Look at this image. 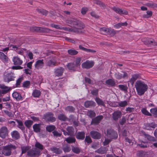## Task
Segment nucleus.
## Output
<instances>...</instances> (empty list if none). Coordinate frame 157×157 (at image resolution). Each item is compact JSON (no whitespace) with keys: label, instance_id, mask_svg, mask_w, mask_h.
Masks as SVG:
<instances>
[{"label":"nucleus","instance_id":"nucleus-1","mask_svg":"<svg viewBox=\"0 0 157 157\" xmlns=\"http://www.w3.org/2000/svg\"><path fill=\"white\" fill-rule=\"evenodd\" d=\"M135 86L137 94L139 96L143 95L147 91L148 88L147 84L141 80L137 81L135 82Z\"/></svg>","mask_w":157,"mask_h":157},{"label":"nucleus","instance_id":"nucleus-2","mask_svg":"<svg viewBox=\"0 0 157 157\" xmlns=\"http://www.w3.org/2000/svg\"><path fill=\"white\" fill-rule=\"evenodd\" d=\"M66 22L68 24L72 25H77L79 28H77L78 29L79 33H80L79 29H83L85 27V25L83 23L80 21L77 20L75 18H72L71 19L67 20L66 21Z\"/></svg>","mask_w":157,"mask_h":157},{"label":"nucleus","instance_id":"nucleus-3","mask_svg":"<svg viewBox=\"0 0 157 157\" xmlns=\"http://www.w3.org/2000/svg\"><path fill=\"white\" fill-rule=\"evenodd\" d=\"M16 147L11 144L4 146L2 151V154L6 156H9L11 154L12 151L15 149Z\"/></svg>","mask_w":157,"mask_h":157},{"label":"nucleus","instance_id":"nucleus-4","mask_svg":"<svg viewBox=\"0 0 157 157\" xmlns=\"http://www.w3.org/2000/svg\"><path fill=\"white\" fill-rule=\"evenodd\" d=\"M14 74L11 71H6L4 74V79L5 82H9L14 80Z\"/></svg>","mask_w":157,"mask_h":157},{"label":"nucleus","instance_id":"nucleus-5","mask_svg":"<svg viewBox=\"0 0 157 157\" xmlns=\"http://www.w3.org/2000/svg\"><path fill=\"white\" fill-rule=\"evenodd\" d=\"M30 30L33 32H46L48 31V29L45 28L38 27H31L30 28Z\"/></svg>","mask_w":157,"mask_h":157},{"label":"nucleus","instance_id":"nucleus-6","mask_svg":"<svg viewBox=\"0 0 157 157\" xmlns=\"http://www.w3.org/2000/svg\"><path fill=\"white\" fill-rule=\"evenodd\" d=\"M40 151L36 148H33L27 152L28 155L30 157H35L40 155Z\"/></svg>","mask_w":157,"mask_h":157},{"label":"nucleus","instance_id":"nucleus-7","mask_svg":"<svg viewBox=\"0 0 157 157\" xmlns=\"http://www.w3.org/2000/svg\"><path fill=\"white\" fill-rule=\"evenodd\" d=\"M44 117L46 121L52 122L56 120V118L53 117V114L50 112L46 113L44 115Z\"/></svg>","mask_w":157,"mask_h":157},{"label":"nucleus","instance_id":"nucleus-8","mask_svg":"<svg viewBox=\"0 0 157 157\" xmlns=\"http://www.w3.org/2000/svg\"><path fill=\"white\" fill-rule=\"evenodd\" d=\"M107 136L111 139H116L118 136L117 132L113 130L109 129L107 131Z\"/></svg>","mask_w":157,"mask_h":157},{"label":"nucleus","instance_id":"nucleus-9","mask_svg":"<svg viewBox=\"0 0 157 157\" xmlns=\"http://www.w3.org/2000/svg\"><path fill=\"white\" fill-rule=\"evenodd\" d=\"M8 131L6 127H2L0 129V136L5 138L8 135Z\"/></svg>","mask_w":157,"mask_h":157},{"label":"nucleus","instance_id":"nucleus-10","mask_svg":"<svg viewBox=\"0 0 157 157\" xmlns=\"http://www.w3.org/2000/svg\"><path fill=\"white\" fill-rule=\"evenodd\" d=\"M94 65V62L92 61L86 60L82 64V67L83 68L86 69H89L92 67Z\"/></svg>","mask_w":157,"mask_h":157},{"label":"nucleus","instance_id":"nucleus-11","mask_svg":"<svg viewBox=\"0 0 157 157\" xmlns=\"http://www.w3.org/2000/svg\"><path fill=\"white\" fill-rule=\"evenodd\" d=\"M56 60L53 57L49 59H47L45 63L46 65L49 67H53V66H56Z\"/></svg>","mask_w":157,"mask_h":157},{"label":"nucleus","instance_id":"nucleus-12","mask_svg":"<svg viewBox=\"0 0 157 157\" xmlns=\"http://www.w3.org/2000/svg\"><path fill=\"white\" fill-rule=\"evenodd\" d=\"M115 78L117 79H121L122 78H124L128 77L127 73L125 72H122V73L119 72L116 73L115 74Z\"/></svg>","mask_w":157,"mask_h":157},{"label":"nucleus","instance_id":"nucleus-13","mask_svg":"<svg viewBox=\"0 0 157 157\" xmlns=\"http://www.w3.org/2000/svg\"><path fill=\"white\" fill-rule=\"evenodd\" d=\"M112 9L116 13H117L120 15H127L128 14V12L127 11L122 10V9L118 8H116L115 7H114L112 8Z\"/></svg>","mask_w":157,"mask_h":157},{"label":"nucleus","instance_id":"nucleus-14","mask_svg":"<svg viewBox=\"0 0 157 157\" xmlns=\"http://www.w3.org/2000/svg\"><path fill=\"white\" fill-rule=\"evenodd\" d=\"M90 134L91 137L94 139H99L101 137V135L95 131H91Z\"/></svg>","mask_w":157,"mask_h":157},{"label":"nucleus","instance_id":"nucleus-15","mask_svg":"<svg viewBox=\"0 0 157 157\" xmlns=\"http://www.w3.org/2000/svg\"><path fill=\"white\" fill-rule=\"evenodd\" d=\"M64 69L62 67H59L55 70L54 74L56 76H60L62 75Z\"/></svg>","mask_w":157,"mask_h":157},{"label":"nucleus","instance_id":"nucleus-16","mask_svg":"<svg viewBox=\"0 0 157 157\" xmlns=\"http://www.w3.org/2000/svg\"><path fill=\"white\" fill-rule=\"evenodd\" d=\"M61 29H63L64 30L69 32H73L76 33H79L78 29H77V28L75 27H74L72 28L61 27Z\"/></svg>","mask_w":157,"mask_h":157},{"label":"nucleus","instance_id":"nucleus-17","mask_svg":"<svg viewBox=\"0 0 157 157\" xmlns=\"http://www.w3.org/2000/svg\"><path fill=\"white\" fill-rule=\"evenodd\" d=\"M103 117L102 115L98 116L92 119L91 121V124H98L100 122V121L103 119Z\"/></svg>","mask_w":157,"mask_h":157},{"label":"nucleus","instance_id":"nucleus-18","mask_svg":"<svg viewBox=\"0 0 157 157\" xmlns=\"http://www.w3.org/2000/svg\"><path fill=\"white\" fill-rule=\"evenodd\" d=\"M157 126V124L154 122L147 123L145 125V128L147 130H151L155 128Z\"/></svg>","mask_w":157,"mask_h":157},{"label":"nucleus","instance_id":"nucleus-19","mask_svg":"<svg viewBox=\"0 0 157 157\" xmlns=\"http://www.w3.org/2000/svg\"><path fill=\"white\" fill-rule=\"evenodd\" d=\"M13 62L14 64L15 65H21L23 62L17 56L14 57L13 59Z\"/></svg>","mask_w":157,"mask_h":157},{"label":"nucleus","instance_id":"nucleus-20","mask_svg":"<svg viewBox=\"0 0 157 157\" xmlns=\"http://www.w3.org/2000/svg\"><path fill=\"white\" fill-rule=\"evenodd\" d=\"M95 105V103L91 101H87L84 103V106L86 108L94 107Z\"/></svg>","mask_w":157,"mask_h":157},{"label":"nucleus","instance_id":"nucleus-21","mask_svg":"<svg viewBox=\"0 0 157 157\" xmlns=\"http://www.w3.org/2000/svg\"><path fill=\"white\" fill-rule=\"evenodd\" d=\"M121 113L119 111L115 112L113 114V119L115 121H117L120 118L121 116Z\"/></svg>","mask_w":157,"mask_h":157},{"label":"nucleus","instance_id":"nucleus-22","mask_svg":"<svg viewBox=\"0 0 157 157\" xmlns=\"http://www.w3.org/2000/svg\"><path fill=\"white\" fill-rule=\"evenodd\" d=\"M44 66L43 60H37L35 64V67L37 69L41 68Z\"/></svg>","mask_w":157,"mask_h":157},{"label":"nucleus","instance_id":"nucleus-23","mask_svg":"<svg viewBox=\"0 0 157 157\" xmlns=\"http://www.w3.org/2000/svg\"><path fill=\"white\" fill-rule=\"evenodd\" d=\"M0 59L3 62H6L8 61L9 59L6 55L0 52Z\"/></svg>","mask_w":157,"mask_h":157},{"label":"nucleus","instance_id":"nucleus-24","mask_svg":"<svg viewBox=\"0 0 157 157\" xmlns=\"http://www.w3.org/2000/svg\"><path fill=\"white\" fill-rule=\"evenodd\" d=\"M105 83L108 85L111 86H115L116 85V82L114 79H109L105 81Z\"/></svg>","mask_w":157,"mask_h":157},{"label":"nucleus","instance_id":"nucleus-25","mask_svg":"<svg viewBox=\"0 0 157 157\" xmlns=\"http://www.w3.org/2000/svg\"><path fill=\"white\" fill-rule=\"evenodd\" d=\"M142 134L144 135L145 137L148 140L153 142L156 141V140L155 137L151 136L147 134L146 133L144 132H142Z\"/></svg>","mask_w":157,"mask_h":157},{"label":"nucleus","instance_id":"nucleus-26","mask_svg":"<svg viewBox=\"0 0 157 157\" xmlns=\"http://www.w3.org/2000/svg\"><path fill=\"white\" fill-rule=\"evenodd\" d=\"M77 139L83 140L85 137V133L83 132H78L76 136Z\"/></svg>","mask_w":157,"mask_h":157},{"label":"nucleus","instance_id":"nucleus-27","mask_svg":"<svg viewBox=\"0 0 157 157\" xmlns=\"http://www.w3.org/2000/svg\"><path fill=\"white\" fill-rule=\"evenodd\" d=\"M67 66L69 70L73 71H75L76 70V67L73 63H68Z\"/></svg>","mask_w":157,"mask_h":157},{"label":"nucleus","instance_id":"nucleus-28","mask_svg":"<svg viewBox=\"0 0 157 157\" xmlns=\"http://www.w3.org/2000/svg\"><path fill=\"white\" fill-rule=\"evenodd\" d=\"M12 96L17 101H19L22 99V98L21 95L17 92H14L12 94Z\"/></svg>","mask_w":157,"mask_h":157},{"label":"nucleus","instance_id":"nucleus-29","mask_svg":"<svg viewBox=\"0 0 157 157\" xmlns=\"http://www.w3.org/2000/svg\"><path fill=\"white\" fill-rule=\"evenodd\" d=\"M144 44L146 45H148L151 44L152 45L155 46L157 44L156 42L154 40L152 39L151 40L150 39H147L146 41H144Z\"/></svg>","mask_w":157,"mask_h":157},{"label":"nucleus","instance_id":"nucleus-30","mask_svg":"<svg viewBox=\"0 0 157 157\" xmlns=\"http://www.w3.org/2000/svg\"><path fill=\"white\" fill-rule=\"evenodd\" d=\"M33 131L36 132H39L40 130V124H35L33 126Z\"/></svg>","mask_w":157,"mask_h":157},{"label":"nucleus","instance_id":"nucleus-31","mask_svg":"<svg viewBox=\"0 0 157 157\" xmlns=\"http://www.w3.org/2000/svg\"><path fill=\"white\" fill-rule=\"evenodd\" d=\"M79 48L81 50L88 52H96L95 50L84 48L81 45H79Z\"/></svg>","mask_w":157,"mask_h":157},{"label":"nucleus","instance_id":"nucleus-32","mask_svg":"<svg viewBox=\"0 0 157 157\" xmlns=\"http://www.w3.org/2000/svg\"><path fill=\"white\" fill-rule=\"evenodd\" d=\"M11 135L12 138L15 140H17L20 138V135L19 133L16 131H14L11 133Z\"/></svg>","mask_w":157,"mask_h":157},{"label":"nucleus","instance_id":"nucleus-33","mask_svg":"<svg viewBox=\"0 0 157 157\" xmlns=\"http://www.w3.org/2000/svg\"><path fill=\"white\" fill-rule=\"evenodd\" d=\"M95 152L101 154H105L107 152L105 147H101L95 151Z\"/></svg>","mask_w":157,"mask_h":157},{"label":"nucleus","instance_id":"nucleus-34","mask_svg":"<svg viewBox=\"0 0 157 157\" xmlns=\"http://www.w3.org/2000/svg\"><path fill=\"white\" fill-rule=\"evenodd\" d=\"M0 87L2 89V90L1 91V94H6L10 90V89L9 88L4 85L1 86Z\"/></svg>","mask_w":157,"mask_h":157},{"label":"nucleus","instance_id":"nucleus-35","mask_svg":"<svg viewBox=\"0 0 157 157\" xmlns=\"http://www.w3.org/2000/svg\"><path fill=\"white\" fill-rule=\"evenodd\" d=\"M50 149L53 152L56 154H60L62 152V151L60 149L56 147H52L50 148Z\"/></svg>","mask_w":157,"mask_h":157},{"label":"nucleus","instance_id":"nucleus-36","mask_svg":"<svg viewBox=\"0 0 157 157\" xmlns=\"http://www.w3.org/2000/svg\"><path fill=\"white\" fill-rule=\"evenodd\" d=\"M139 75L138 74H135L133 75L132 78L130 79V82L132 85L134 82L138 78Z\"/></svg>","mask_w":157,"mask_h":157},{"label":"nucleus","instance_id":"nucleus-37","mask_svg":"<svg viewBox=\"0 0 157 157\" xmlns=\"http://www.w3.org/2000/svg\"><path fill=\"white\" fill-rule=\"evenodd\" d=\"M41 94V92L37 90H35L32 93V95L35 98L39 97Z\"/></svg>","mask_w":157,"mask_h":157},{"label":"nucleus","instance_id":"nucleus-38","mask_svg":"<svg viewBox=\"0 0 157 157\" xmlns=\"http://www.w3.org/2000/svg\"><path fill=\"white\" fill-rule=\"evenodd\" d=\"M56 127L53 125H49L46 126V129L47 131L49 132H51L54 130Z\"/></svg>","mask_w":157,"mask_h":157},{"label":"nucleus","instance_id":"nucleus-39","mask_svg":"<svg viewBox=\"0 0 157 157\" xmlns=\"http://www.w3.org/2000/svg\"><path fill=\"white\" fill-rule=\"evenodd\" d=\"M65 140L69 143H74L75 142V139L74 137H69L66 139Z\"/></svg>","mask_w":157,"mask_h":157},{"label":"nucleus","instance_id":"nucleus-40","mask_svg":"<svg viewBox=\"0 0 157 157\" xmlns=\"http://www.w3.org/2000/svg\"><path fill=\"white\" fill-rule=\"evenodd\" d=\"M16 51L17 53L21 55H23L24 52H27L26 49L21 48H18Z\"/></svg>","mask_w":157,"mask_h":157},{"label":"nucleus","instance_id":"nucleus-41","mask_svg":"<svg viewBox=\"0 0 157 157\" xmlns=\"http://www.w3.org/2000/svg\"><path fill=\"white\" fill-rule=\"evenodd\" d=\"M99 30L101 34L107 35L109 28H101Z\"/></svg>","mask_w":157,"mask_h":157},{"label":"nucleus","instance_id":"nucleus-42","mask_svg":"<svg viewBox=\"0 0 157 157\" xmlns=\"http://www.w3.org/2000/svg\"><path fill=\"white\" fill-rule=\"evenodd\" d=\"M119 89L121 90L126 92L127 91L128 87L126 86L123 85H119L118 86Z\"/></svg>","mask_w":157,"mask_h":157},{"label":"nucleus","instance_id":"nucleus-43","mask_svg":"<svg viewBox=\"0 0 157 157\" xmlns=\"http://www.w3.org/2000/svg\"><path fill=\"white\" fill-rule=\"evenodd\" d=\"M95 101L98 105L104 106V101L99 98H96Z\"/></svg>","mask_w":157,"mask_h":157},{"label":"nucleus","instance_id":"nucleus-44","mask_svg":"<svg viewBox=\"0 0 157 157\" xmlns=\"http://www.w3.org/2000/svg\"><path fill=\"white\" fill-rule=\"evenodd\" d=\"M68 53L71 55H75L77 54L78 52V51L74 49H71L68 50Z\"/></svg>","mask_w":157,"mask_h":157},{"label":"nucleus","instance_id":"nucleus-45","mask_svg":"<svg viewBox=\"0 0 157 157\" xmlns=\"http://www.w3.org/2000/svg\"><path fill=\"white\" fill-rule=\"evenodd\" d=\"M58 119L61 121H66L68 120V119L63 114H59L58 116Z\"/></svg>","mask_w":157,"mask_h":157},{"label":"nucleus","instance_id":"nucleus-46","mask_svg":"<svg viewBox=\"0 0 157 157\" xmlns=\"http://www.w3.org/2000/svg\"><path fill=\"white\" fill-rule=\"evenodd\" d=\"M35 146L36 147V148H38L39 150H43L44 149L43 146L38 142H36V143Z\"/></svg>","mask_w":157,"mask_h":157},{"label":"nucleus","instance_id":"nucleus-47","mask_svg":"<svg viewBox=\"0 0 157 157\" xmlns=\"http://www.w3.org/2000/svg\"><path fill=\"white\" fill-rule=\"evenodd\" d=\"M107 35L112 36H113L116 34V32L114 29H109L108 31L107 32Z\"/></svg>","mask_w":157,"mask_h":157},{"label":"nucleus","instance_id":"nucleus-48","mask_svg":"<svg viewBox=\"0 0 157 157\" xmlns=\"http://www.w3.org/2000/svg\"><path fill=\"white\" fill-rule=\"evenodd\" d=\"M36 10L39 13H40L43 15H46L48 14V11L43 9H37Z\"/></svg>","mask_w":157,"mask_h":157},{"label":"nucleus","instance_id":"nucleus-49","mask_svg":"<svg viewBox=\"0 0 157 157\" xmlns=\"http://www.w3.org/2000/svg\"><path fill=\"white\" fill-rule=\"evenodd\" d=\"M72 150L73 152L76 154H79L80 152V149L78 147H72Z\"/></svg>","mask_w":157,"mask_h":157},{"label":"nucleus","instance_id":"nucleus-50","mask_svg":"<svg viewBox=\"0 0 157 157\" xmlns=\"http://www.w3.org/2000/svg\"><path fill=\"white\" fill-rule=\"evenodd\" d=\"M148 144L147 142H142L140 144H137V146H139L141 148H147V147Z\"/></svg>","mask_w":157,"mask_h":157},{"label":"nucleus","instance_id":"nucleus-51","mask_svg":"<svg viewBox=\"0 0 157 157\" xmlns=\"http://www.w3.org/2000/svg\"><path fill=\"white\" fill-rule=\"evenodd\" d=\"M119 102V106L120 107H125L128 105L127 101H121Z\"/></svg>","mask_w":157,"mask_h":157},{"label":"nucleus","instance_id":"nucleus-52","mask_svg":"<svg viewBox=\"0 0 157 157\" xmlns=\"http://www.w3.org/2000/svg\"><path fill=\"white\" fill-rule=\"evenodd\" d=\"M30 84V82L29 81H26L23 83L22 86L23 87L28 88H29Z\"/></svg>","mask_w":157,"mask_h":157},{"label":"nucleus","instance_id":"nucleus-53","mask_svg":"<svg viewBox=\"0 0 157 157\" xmlns=\"http://www.w3.org/2000/svg\"><path fill=\"white\" fill-rule=\"evenodd\" d=\"M30 147L29 146H23L21 147V154H23L26 153L29 149Z\"/></svg>","mask_w":157,"mask_h":157},{"label":"nucleus","instance_id":"nucleus-54","mask_svg":"<svg viewBox=\"0 0 157 157\" xmlns=\"http://www.w3.org/2000/svg\"><path fill=\"white\" fill-rule=\"evenodd\" d=\"M17 122L18 124V127L21 130H24L25 129V128L23 126L22 122L19 120H17Z\"/></svg>","mask_w":157,"mask_h":157},{"label":"nucleus","instance_id":"nucleus-55","mask_svg":"<svg viewBox=\"0 0 157 157\" xmlns=\"http://www.w3.org/2000/svg\"><path fill=\"white\" fill-rule=\"evenodd\" d=\"M87 115L90 117H94L96 114L92 110H89L87 113Z\"/></svg>","mask_w":157,"mask_h":157},{"label":"nucleus","instance_id":"nucleus-56","mask_svg":"<svg viewBox=\"0 0 157 157\" xmlns=\"http://www.w3.org/2000/svg\"><path fill=\"white\" fill-rule=\"evenodd\" d=\"M81 60V58H78L75 59V66L77 67H79L80 65V62Z\"/></svg>","mask_w":157,"mask_h":157},{"label":"nucleus","instance_id":"nucleus-57","mask_svg":"<svg viewBox=\"0 0 157 157\" xmlns=\"http://www.w3.org/2000/svg\"><path fill=\"white\" fill-rule=\"evenodd\" d=\"M127 25L126 22L124 23H119L114 25V26L117 28H118L122 26H126Z\"/></svg>","mask_w":157,"mask_h":157},{"label":"nucleus","instance_id":"nucleus-58","mask_svg":"<svg viewBox=\"0 0 157 157\" xmlns=\"http://www.w3.org/2000/svg\"><path fill=\"white\" fill-rule=\"evenodd\" d=\"M33 124V121L30 120L26 121L25 123V126L28 128H30Z\"/></svg>","mask_w":157,"mask_h":157},{"label":"nucleus","instance_id":"nucleus-59","mask_svg":"<svg viewBox=\"0 0 157 157\" xmlns=\"http://www.w3.org/2000/svg\"><path fill=\"white\" fill-rule=\"evenodd\" d=\"M94 3L96 4L99 5L100 6L104 7L105 5L101 2L98 0H93Z\"/></svg>","mask_w":157,"mask_h":157},{"label":"nucleus","instance_id":"nucleus-60","mask_svg":"<svg viewBox=\"0 0 157 157\" xmlns=\"http://www.w3.org/2000/svg\"><path fill=\"white\" fill-rule=\"evenodd\" d=\"M147 5L148 7L152 8L157 7V4L153 2L148 3H147Z\"/></svg>","mask_w":157,"mask_h":157},{"label":"nucleus","instance_id":"nucleus-61","mask_svg":"<svg viewBox=\"0 0 157 157\" xmlns=\"http://www.w3.org/2000/svg\"><path fill=\"white\" fill-rule=\"evenodd\" d=\"M4 112L10 117H13V112H11L7 110H5Z\"/></svg>","mask_w":157,"mask_h":157},{"label":"nucleus","instance_id":"nucleus-62","mask_svg":"<svg viewBox=\"0 0 157 157\" xmlns=\"http://www.w3.org/2000/svg\"><path fill=\"white\" fill-rule=\"evenodd\" d=\"M147 14L144 15V17L146 18L150 17L152 15V13L151 11H148L147 12Z\"/></svg>","mask_w":157,"mask_h":157},{"label":"nucleus","instance_id":"nucleus-63","mask_svg":"<svg viewBox=\"0 0 157 157\" xmlns=\"http://www.w3.org/2000/svg\"><path fill=\"white\" fill-rule=\"evenodd\" d=\"M63 150L65 152H69L71 150L69 146H66L63 148Z\"/></svg>","mask_w":157,"mask_h":157},{"label":"nucleus","instance_id":"nucleus-64","mask_svg":"<svg viewBox=\"0 0 157 157\" xmlns=\"http://www.w3.org/2000/svg\"><path fill=\"white\" fill-rule=\"evenodd\" d=\"M150 112L156 117H157V109H151Z\"/></svg>","mask_w":157,"mask_h":157}]
</instances>
